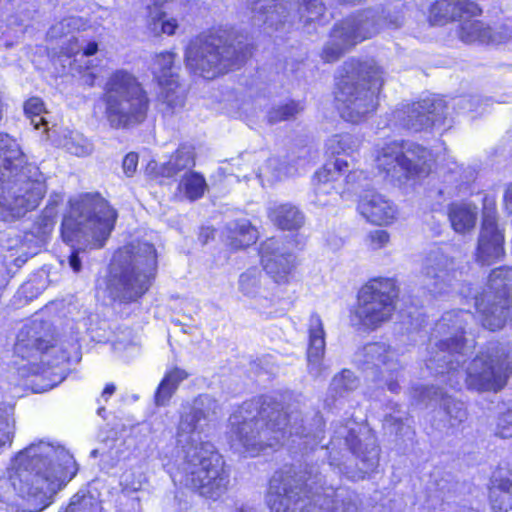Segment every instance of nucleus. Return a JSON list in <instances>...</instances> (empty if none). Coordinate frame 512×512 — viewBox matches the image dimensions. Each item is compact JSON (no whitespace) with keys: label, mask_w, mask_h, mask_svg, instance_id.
Returning a JSON list of instances; mask_svg holds the SVG:
<instances>
[{"label":"nucleus","mask_w":512,"mask_h":512,"mask_svg":"<svg viewBox=\"0 0 512 512\" xmlns=\"http://www.w3.org/2000/svg\"><path fill=\"white\" fill-rule=\"evenodd\" d=\"M75 474L73 457L61 446L39 441L21 450L0 477V501L17 506L22 512H40L51 497Z\"/></svg>","instance_id":"1"},{"label":"nucleus","mask_w":512,"mask_h":512,"mask_svg":"<svg viewBox=\"0 0 512 512\" xmlns=\"http://www.w3.org/2000/svg\"><path fill=\"white\" fill-rule=\"evenodd\" d=\"M474 321L470 311L453 310L444 313L436 329L442 338L435 355L427 361V367L437 374L449 375L451 387H458L464 373L457 367L474 347L473 340L465 337L466 327ZM511 371L510 362L504 352L481 353L472 360L465 373L469 389L477 391H498L504 387Z\"/></svg>","instance_id":"2"},{"label":"nucleus","mask_w":512,"mask_h":512,"mask_svg":"<svg viewBox=\"0 0 512 512\" xmlns=\"http://www.w3.org/2000/svg\"><path fill=\"white\" fill-rule=\"evenodd\" d=\"M219 405L209 395H200L180 418L176 442L182 449L183 460L175 479L209 499H218L228 489L229 475L214 446L202 441L208 422L217 414Z\"/></svg>","instance_id":"3"},{"label":"nucleus","mask_w":512,"mask_h":512,"mask_svg":"<svg viewBox=\"0 0 512 512\" xmlns=\"http://www.w3.org/2000/svg\"><path fill=\"white\" fill-rule=\"evenodd\" d=\"M318 467L311 466L297 477L275 474L270 481L266 504L272 512H293L304 498L303 512H360L356 495L345 489L325 486Z\"/></svg>","instance_id":"4"},{"label":"nucleus","mask_w":512,"mask_h":512,"mask_svg":"<svg viewBox=\"0 0 512 512\" xmlns=\"http://www.w3.org/2000/svg\"><path fill=\"white\" fill-rule=\"evenodd\" d=\"M231 446L238 451L257 455L266 447L282 444L288 433L290 416L272 400L242 405L230 417Z\"/></svg>","instance_id":"5"},{"label":"nucleus","mask_w":512,"mask_h":512,"mask_svg":"<svg viewBox=\"0 0 512 512\" xmlns=\"http://www.w3.org/2000/svg\"><path fill=\"white\" fill-rule=\"evenodd\" d=\"M19 143L0 133V220L14 222L35 209L46 193L44 182L29 180L18 169L25 163Z\"/></svg>","instance_id":"6"},{"label":"nucleus","mask_w":512,"mask_h":512,"mask_svg":"<svg viewBox=\"0 0 512 512\" xmlns=\"http://www.w3.org/2000/svg\"><path fill=\"white\" fill-rule=\"evenodd\" d=\"M114 268L108 283L112 298L135 301L149 288L157 268L156 250L150 243H131L119 249L113 258Z\"/></svg>","instance_id":"7"},{"label":"nucleus","mask_w":512,"mask_h":512,"mask_svg":"<svg viewBox=\"0 0 512 512\" xmlns=\"http://www.w3.org/2000/svg\"><path fill=\"white\" fill-rule=\"evenodd\" d=\"M346 75L338 83L335 98L341 116L358 123L377 108V93L383 84L380 68L372 62L345 64Z\"/></svg>","instance_id":"8"},{"label":"nucleus","mask_w":512,"mask_h":512,"mask_svg":"<svg viewBox=\"0 0 512 512\" xmlns=\"http://www.w3.org/2000/svg\"><path fill=\"white\" fill-rule=\"evenodd\" d=\"M104 116L114 129L141 124L147 117L150 99L143 85L130 72L120 69L107 79L102 96Z\"/></svg>","instance_id":"9"},{"label":"nucleus","mask_w":512,"mask_h":512,"mask_svg":"<svg viewBox=\"0 0 512 512\" xmlns=\"http://www.w3.org/2000/svg\"><path fill=\"white\" fill-rule=\"evenodd\" d=\"M115 210L99 194L87 193L70 202L62 221V237L71 242L84 238L102 247L114 228Z\"/></svg>","instance_id":"10"},{"label":"nucleus","mask_w":512,"mask_h":512,"mask_svg":"<svg viewBox=\"0 0 512 512\" xmlns=\"http://www.w3.org/2000/svg\"><path fill=\"white\" fill-rule=\"evenodd\" d=\"M397 297L392 279H375L362 287L352 321L368 329H377L390 320Z\"/></svg>","instance_id":"11"},{"label":"nucleus","mask_w":512,"mask_h":512,"mask_svg":"<svg viewBox=\"0 0 512 512\" xmlns=\"http://www.w3.org/2000/svg\"><path fill=\"white\" fill-rule=\"evenodd\" d=\"M475 307L483 327L495 331L501 329L512 307V269L500 267L489 276L488 290L475 297Z\"/></svg>","instance_id":"12"},{"label":"nucleus","mask_w":512,"mask_h":512,"mask_svg":"<svg viewBox=\"0 0 512 512\" xmlns=\"http://www.w3.org/2000/svg\"><path fill=\"white\" fill-rule=\"evenodd\" d=\"M186 62L189 68L199 72L204 78L211 79L239 65L242 59L221 38L209 36L197 38L189 44Z\"/></svg>","instance_id":"13"},{"label":"nucleus","mask_w":512,"mask_h":512,"mask_svg":"<svg viewBox=\"0 0 512 512\" xmlns=\"http://www.w3.org/2000/svg\"><path fill=\"white\" fill-rule=\"evenodd\" d=\"M381 22L375 11L365 10L337 24L322 51V59L325 62L338 60L351 47L376 35Z\"/></svg>","instance_id":"14"},{"label":"nucleus","mask_w":512,"mask_h":512,"mask_svg":"<svg viewBox=\"0 0 512 512\" xmlns=\"http://www.w3.org/2000/svg\"><path fill=\"white\" fill-rule=\"evenodd\" d=\"M381 22L375 11L365 10L337 24L322 51V59L325 62L338 60L351 47L376 35Z\"/></svg>","instance_id":"15"},{"label":"nucleus","mask_w":512,"mask_h":512,"mask_svg":"<svg viewBox=\"0 0 512 512\" xmlns=\"http://www.w3.org/2000/svg\"><path fill=\"white\" fill-rule=\"evenodd\" d=\"M421 274L424 287L435 295H442L454 286L462 272L455 258L442 248H435L427 253Z\"/></svg>","instance_id":"16"},{"label":"nucleus","mask_w":512,"mask_h":512,"mask_svg":"<svg viewBox=\"0 0 512 512\" xmlns=\"http://www.w3.org/2000/svg\"><path fill=\"white\" fill-rule=\"evenodd\" d=\"M366 176L363 171L349 170V163L344 158H336L333 163L326 164L322 169L316 172L314 176L315 194L321 195L341 194L347 190L354 188L356 185L364 186L363 181Z\"/></svg>","instance_id":"17"},{"label":"nucleus","mask_w":512,"mask_h":512,"mask_svg":"<svg viewBox=\"0 0 512 512\" xmlns=\"http://www.w3.org/2000/svg\"><path fill=\"white\" fill-rule=\"evenodd\" d=\"M357 362L364 371H380L383 382L391 392H398L400 365L395 360V352L385 343H369L357 354Z\"/></svg>","instance_id":"18"},{"label":"nucleus","mask_w":512,"mask_h":512,"mask_svg":"<svg viewBox=\"0 0 512 512\" xmlns=\"http://www.w3.org/2000/svg\"><path fill=\"white\" fill-rule=\"evenodd\" d=\"M444 109L442 99L426 98L397 109L393 117L400 126L417 132L433 125L443 115Z\"/></svg>","instance_id":"19"},{"label":"nucleus","mask_w":512,"mask_h":512,"mask_svg":"<svg viewBox=\"0 0 512 512\" xmlns=\"http://www.w3.org/2000/svg\"><path fill=\"white\" fill-rule=\"evenodd\" d=\"M261 262L267 274L278 284L289 281L295 267V256L289 252L284 243L276 238H269L261 244Z\"/></svg>","instance_id":"20"},{"label":"nucleus","mask_w":512,"mask_h":512,"mask_svg":"<svg viewBox=\"0 0 512 512\" xmlns=\"http://www.w3.org/2000/svg\"><path fill=\"white\" fill-rule=\"evenodd\" d=\"M504 235L498 227L495 211L485 209L478 238L476 259L483 265H490L504 255Z\"/></svg>","instance_id":"21"},{"label":"nucleus","mask_w":512,"mask_h":512,"mask_svg":"<svg viewBox=\"0 0 512 512\" xmlns=\"http://www.w3.org/2000/svg\"><path fill=\"white\" fill-rule=\"evenodd\" d=\"M480 8L468 0H437L429 9V22L432 25H444L457 17L477 16Z\"/></svg>","instance_id":"22"},{"label":"nucleus","mask_w":512,"mask_h":512,"mask_svg":"<svg viewBox=\"0 0 512 512\" xmlns=\"http://www.w3.org/2000/svg\"><path fill=\"white\" fill-rule=\"evenodd\" d=\"M325 329L321 317L313 313L308 320V370L311 375L318 377L322 372V360L325 354Z\"/></svg>","instance_id":"23"},{"label":"nucleus","mask_w":512,"mask_h":512,"mask_svg":"<svg viewBox=\"0 0 512 512\" xmlns=\"http://www.w3.org/2000/svg\"><path fill=\"white\" fill-rule=\"evenodd\" d=\"M41 323L33 322L23 326L17 334L14 353L22 359H37L50 346V341L41 335Z\"/></svg>","instance_id":"24"},{"label":"nucleus","mask_w":512,"mask_h":512,"mask_svg":"<svg viewBox=\"0 0 512 512\" xmlns=\"http://www.w3.org/2000/svg\"><path fill=\"white\" fill-rule=\"evenodd\" d=\"M404 142L392 141L384 144L377 153V167L393 179L407 178V169H411L409 161L403 159Z\"/></svg>","instance_id":"25"},{"label":"nucleus","mask_w":512,"mask_h":512,"mask_svg":"<svg viewBox=\"0 0 512 512\" xmlns=\"http://www.w3.org/2000/svg\"><path fill=\"white\" fill-rule=\"evenodd\" d=\"M358 209L363 217L376 225L390 224L396 218V208L380 194L364 196Z\"/></svg>","instance_id":"26"},{"label":"nucleus","mask_w":512,"mask_h":512,"mask_svg":"<svg viewBox=\"0 0 512 512\" xmlns=\"http://www.w3.org/2000/svg\"><path fill=\"white\" fill-rule=\"evenodd\" d=\"M489 501L495 512H512V479L508 472L498 471L492 476Z\"/></svg>","instance_id":"27"},{"label":"nucleus","mask_w":512,"mask_h":512,"mask_svg":"<svg viewBox=\"0 0 512 512\" xmlns=\"http://www.w3.org/2000/svg\"><path fill=\"white\" fill-rule=\"evenodd\" d=\"M414 397L418 401H426L432 399H441L443 407L449 416L452 426L462 423L466 417V409L464 404L460 401L454 400L451 397H445L444 393L435 387H417L414 389Z\"/></svg>","instance_id":"28"},{"label":"nucleus","mask_w":512,"mask_h":512,"mask_svg":"<svg viewBox=\"0 0 512 512\" xmlns=\"http://www.w3.org/2000/svg\"><path fill=\"white\" fill-rule=\"evenodd\" d=\"M447 213L451 227L459 234L472 231L478 218L477 207L469 203H452Z\"/></svg>","instance_id":"29"},{"label":"nucleus","mask_w":512,"mask_h":512,"mask_svg":"<svg viewBox=\"0 0 512 512\" xmlns=\"http://www.w3.org/2000/svg\"><path fill=\"white\" fill-rule=\"evenodd\" d=\"M268 217L274 225L282 230H298L305 223L304 214L296 206L289 203L270 207Z\"/></svg>","instance_id":"30"},{"label":"nucleus","mask_w":512,"mask_h":512,"mask_svg":"<svg viewBox=\"0 0 512 512\" xmlns=\"http://www.w3.org/2000/svg\"><path fill=\"white\" fill-rule=\"evenodd\" d=\"M161 91L159 92V102L161 112L165 116H171L179 112L185 103V89L179 85L177 79H170L163 85H159Z\"/></svg>","instance_id":"31"},{"label":"nucleus","mask_w":512,"mask_h":512,"mask_svg":"<svg viewBox=\"0 0 512 512\" xmlns=\"http://www.w3.org/2000/svg\"><path fill=\"white\" fill-rule=\"evenodd\" d=\"M226 242L232 249H242L254 244L258 239V232L248 220H241L226 227Z\"/></svg>","instance_id":"32"},{"label":"nucleus","mask_w":512,"mask_h":512,"mask_svg":"<svg viewBox=\"0 0 512 512\" xmlns=\"http://www.w3.org/2000/svg\"><path fill=\"white\" fill-rule=\"evenodd\" d=\"M195 165V153L191 146L183 145L179 147L159 168V174L163 177H174L185 169H190Z\"/></svg>","instance_id":"33"},{"label":"nucleus","mask_w":512,"mask_h":512,"mask_svg":"<svg viewBox=\"0 0 512 512\" xmlns=\"http://www.w3.org/2000/svg\"><path fill=\"white\" fill-rule=\"evenodd\" d=\"M403 159L409 161L411 169H407V175L426 173L428 171L429 162L432 161L431 152L425 147L404 142Z\"/></svg>","instance_id":"34"},{"label":"nucleus","mask_w":512,"mask_h":512,"mask_svg":"<svg viewBox=\"0 0 512 512\" xmlns=\"http://www.w3.org/2000/svg\"><path fill=\"white\" fill-rule=\"evenodd\" d=\"M471 16L462 18L458 36L465 43H485L487 44L490 27L477 19H470Z\"/></svg>","instance_id":"35"},{"label":"nucleus","mask_w":512,"mask_h":512,"mask_svg":"<svg viewBox=\"0 0 512 512\" xmlns=\"http://www.w3.org/2000/svg\"><path fill=\"white\" fill-rule=\"evenodd\" d=\"M187 377L188 373L183 369L174 368L169 371L159 384L155 394L156 404L165 405L176 391L178 385Z\"/></svg>","instance_id":"36"},{"label":"nucleus","mask_w":512,"mask_h":512,"mask_svg":"<svg viewBox=\"0 0 512 512\" xmlns=\"http://www.w3.org/2000/svg\"><path fill=\"white\" fill-rule=\"evenodd\" d=\"M174 58L175 55L172 52H161L155 55L151 69L159 85H163L170 79H177L174 72Z\"/></svg>","instance_id":"37"},{"label":"nucleus","mask_w":512,"mask_h":512,"mask_svg":"<svg viewBox=\"0 0 512 512\" xmlns=\"http://www.w3.org/2000/svg\"><path fill=\"white\" fill-rule=\"evenodd\" d=\"M207 188L204 177L197 172H186L178 184V190L184 196L194 201L201 198Z\"/></svg>","instance_id":"38"},{"label":"nucleus","mask_w":512,"mask_h":512,"mask_svg":"<svg viewBox=\"0 0 512 512\" xmlns=\"http://www.w3.org/2000/svg\"><path fill=\"white\" fill-rule=\"evenodd\" d=\"M360 144L361 141L358 137L349 133H344L332 136L327 142V147L332 154L349 155L357 151Z\"/></svg>","instance_id":"39"},{"label":"nucleus","mask_w":512,"mask_h":512,"mask_svg":"<svg viewBox=\"0 0 512 512\" xmlns=\"http://www.w3.org/2000/svg\"><path fill=\"white\" fill-rule=\"evenodd\" d=\"M239 290L248 297L261 295V272L256 268H251L241 274L239 278Z\"/></svg>","instance_id":"40"},{"label":"nucleus","mask_w":512,"mask_h":512,"mask_svg":"<svg viewBox=\"0 0 512 512\" xmlns=\"http://www.w3.org/2000/svg\"><path fill=\"white\" fill-rule=\"evenodd\" d=\"M303 109V105L295 101L279 105L268 112V121L271 124H275L281 121L291 120L301 113Z\"/></svg>","instance_id":"41"},{"label":"nucleus","mask_w":512,"mask_h":512,"mask_svg":"<svg viewBox=\"0 0 512 512\" xmlns=\"http://www.w3.org/2000/svg\"><path fill=\"white\" fill-rule=\"evenodd\" d=\"M63 146L69 153L80 157L91 154L93 150L92 144L79 133H71L66 137Z\"/></svg>","instance_id":"42"},{"label":"nucleus","mask_w":512,"mask_h":512,"mask_svg":"<svg viewBox=\"0 0 512 512\" xmlns=\"http://www.w3.org/2000/svg\"><path fill=\"white\" fill-rule=\"evenodd\" d=\"M359 385V381L354 373L350 370H343L336 375L331 383L332 389L343 396L345 393L355 390Z\"/></svg>","instance_id":"43"},{"label":"nucleus","mask_w":512,"mask_h":512,"mask_svg":"<svg viewBox=\"0 0 512 512\" xmlns=\"http://www.w3.org/2000/svg\"><path fill=\"white\" fill-rule=\"evenodd\" d=\"M44 110V103L38 97H32L25 102V114L30 118L31 124L35 129H40L41 125H46V121L42 116Z\"/></svg>","instance_id":"44"},{"label":"nucleus","mask_w":512,"mask_h":512,"mask_svg":"<svg viewBox=\"0 0 512 512\" xmlns=\"http://www.w3.org/2000/svg\"><path fill=\"white\" fill-rule=\"evenodd\" d=\"M80 19L77 17L65 18L62 21L53 25L48 31V37L51 39H60L74 30L78 29Z\"/></svg>","instance_id":"45"},{"label":"nucleus","mask_w":512,"mask_h":512,"mask_svg":"<svg viewBox=\"0 0 512 512\" xmlns=\"http://www.w3.org/2000/svg\"><path fill=\"white\" fill-rule=\"evenodd\" d=\"M300 14L305 18V23L317 20L323 15L325 7L322 0H301Z\"/></svg>","instance_id":"46"},{"label":"nucleus","mask_w":512,"mask_h":512,"mask_svg":"<svg viewBox=\"0 0 512 512\" xmlns=\"http://www.w3.org/2000/svg\"><path fill=\"white\" fill-rule=\"evenodd\" d=\"M78 41V38L74 36L69 39V44L65 48L66 55L72 56L77 54L80 49H83V55L85 56H92L98 51V44L96 42H89L83 47L82 45H78Z\"/></svg>","instance_id":"47"},{"label":"nucleus","mask_w":512,"mask_h":512,"mask_svg":"<svg viewBox=\"0 0 512 512\" xmlns=\"http://www.w3.org/2000/svg\"><path fill=\"white\" fill-rule=\"evenodd\" d=\"M390 241V235L385 230H375L368 234L367 242L371 249L379 250L387 246Z\"/></svg>","instance_id":"48"},{"label":"nucleus","mask_w":512,"mask_h":512,"mask_svg":"<svg viewBox=\"0 0 512 512\" xmlns=\"http://www.w3.org/2000/svg\"><path fill=\"white\" fill-rule=\"evenodd\" d=\"M497 434L502 438L512 437V411L500 415L497 422Z\"/></svg>","instance_id":"49"},{"label":"nucleus","mask_w":512,"mask_h":512,"mask_svg":"<svg viewBox=\"0 0 512 512\" xmlns=\"http://www.w3.org/2000/svg\"><path fill=\"white\" fill-rule=\"evenodd\" d=\"M512 38V31L507 26H501L496 30L490 28L487 44H503Z\"/></svg>","instance_id":"50"},{"label":"nucleus","mask_w":512,"mask_h":512,"mask_svg":"<svg viewBox=\"0 0 512 512\" xmlns=\"http://www.w3.org/2000/svg\"><path fill=\"white\" fill-rule=\"evenodd\" d=\"M270 2H273V4L266 5L257 3L254 10L266 14L265 22L273 24L276 21V16L279 14L278 9H282V7H278L277 4H274V0H271Z\"/></svg>","instance_id":"51"},{"label":"nucleus","mask_w":512,"mask_h":512,"mask_svg":"<svg viewBox=\"0 0 512 512\" xmlns=\"http://www.w3.org/2000/svg\"><path fill=\"white\" fill-rule=\"evenodd\" d=\"M277 165L278 160L276 158L269 159L266 166L260 169L259 177H267L268 179H280L282 177V173L276 168Z\"/></svg>","instance_id":"52"},{"label":"nucleus","mask_w":512,"mask_h":512,"mask_svg":"<svg viewBox=\"0 0 512 512\" xmlns=\"http://www.w3.org/2000/svg\"><path fill=\"white\" fill-rule=\"evenodd\" d=\"M138 164V155L136 153H129L123 160V170L127 176H132L136 171Z\"/></svg>","instance_id":"53"},{"label":"nucleus","mask_w":512,"mask_h":512,"mask_svg":"<svg viewBox=\"0 0 512 512\" xmlns=\"http://www.w3.org/2000/svg\"><path fill=\"white\" fill-rule=\"evenodd\" d=\"M479 101L477 97H461L457 101V106L464 111H473L476 110Z\"/></svg>","instance_id":"54"},{"label":"nucleus","mask_w":512,"mask_h":512,"mask_svg":"<svg viewBox=\"0 0 512 512\" xmlns=\"http://www.w3.org/2000/svg\"><path fill=\"white\" fill-rule=\"evenodd\" d=\"M20 372L22 376H28L45 373L46 370L38 364L29 362L27 365H23V367L20 368Z\"/></svg>","instance_id":"55"},{"label":"nucleus","mask_w":512,"mask_h":512,"mask_svg":"<svg viewBox=\"0 0 512 512\" xmlns=\"http://www.w3.org/2000/svg\"><path fill=\"white\" fill-rule=\"evenodd\" d=\"M55 217H56L55 207L52 205H48L44 210V216H43L44 227L47 229L52 228V226L54 225Z\"/></svg>","instance_id":"56"},{"label":"nucleus","mask_w":512,"mask_h":512,"mask_svg":"<svg viewBox=\"0 0 512 512\" xmlns=\"http://www.w3.org/2000/svg\"><path fill=\"white\" fill-rule=\"evenodd\" d=\"M79 251H73L68 258L69 266L75 273H79L82 268V258Z\"/></svg>","instance_id":"57"},{"label":"nucleus","mask_w":512,"mask_h":512,"mask_svg":"<svg viewBox=\"0 0 512 512\" xmlns=\"http://www.w3.org/2000/svg\"><path fill=\"white\" fill-rule=\"evenodd\" d=\"M505 209L512 214V184L507 188L504 195Z\"/></svg>","instance_id":"58"},{"label":"nucleus","mask_w":512,"mask_h":512,"mask_svg":"<svg viewBox=\"0 0 512 512\" xmlns=\"http://www.w3.org/2000/svg\"><path fill=\"white\" fill-rule=\"evenodd\" d=\"M116 390V386L114 384H107L102 392V397L107 401L108 397H110Z\"/></svg>","instance_id":"59"},{"label":"nucleus","mask_w":512,"mask_h":512,"mask_svg":"<svg viewBox=\"0 0 512 512\" xmlns=\"http://www.w3.org/2000/svg\"><path fill=\"white\" fill-rule=\"evenodd\" d=\"M377 451L375 450L374 451V454L371 456V458L369 459L370 461V464H369V467H373L375 466V464L377 463Z\"/></svg>","instance_id":"60"},{"label":"nucleus","mask_w":512,"mask_h":512,"mask_svg":"<svg viewBox=\"0 0 512 512\" xmlns=\"http://www.w3.org/2000/svg\"><path fill=\"white\" fill-rule=\"evenodd\" d=\"M346 442H347V444H348L349 448H350L354 453H356V451H357V443H356V442H354V441L350 442L349 440H346Z\"/></svg>","instance_id":"61"},{"label":"nucleus","mask_w":512,"mask_h":512,"mask_svg":"<svg viewBox=\"0 0 512 512\" xmlns=\"http://www.w3.org/2000/svg\"><path fill=\"white\" fill-rule=\"evenodd\" d=\"M67 512H75L76 511V502L72 501L66 509Z\"/></svg>","instance_id":"62"},{"label":"nucleus","mask_w":512,"mask_h":512,"mask_svg":"<svg viewBox=\"0 0 512 512\" xmlns=\"http://www.w3.org/2000/svg\"><path fill=\"white\" fill-rule=\"evenodd\" d=\"M235 512H251V511H246V510H243V509H239V510H236Z\"/></svg>","instance_id":"63"}]
</instances>
